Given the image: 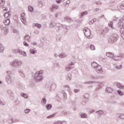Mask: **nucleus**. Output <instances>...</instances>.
I'll return each instance as SVG.
<instances>
[{
	"instance_id": "f257e3e1",
	"label": "nucleus",
	"mask_w": 124,
	"mask_h": 124,
	"mask_svg": "<svg viewBox=\"0 0 124 124\" xmlns=\"http://www.w3.org/2000/svg\"><path fill=\"white\" fill-rule=\"evenodd\" d=\"M92 66L93 68H96V70L98 73H102V68L101 67V66L98 65L97 63L93 62L92 63Z\"/></svg>"
},
{
	"instance_id": "f03ea898",
	"label": "nucleus",
	"mask_w": 124,
	"mask_h": 124,
	"mask_svg": "<svg viewBox=\"0 0 124 124\" xmlns=\"http://www.w3.org/2000/svg\"><path fill=\"white\" fill-rule=\"evenodd\" d=\"M43 72L42 71H37L35 74V80H37V81H40V80H42V74Z\"/></svg>"
},
{
	"instance_id": "7ed1b4c3",
	"label": "nucleus",
	"mask_w": 124,
	"mask_h": 124,
	"mask_svg": "<svg viewBox=\"0 0 124 124\" xmlns=\"http://www.w3.org/2000/svg\"><path fill=\"white\" fill-rule=\"evenodd\" d=\"M83 31H84V35L87 37H89V36L91 35V31H90L89 29L85 28Z\"/></svg>"
},
{
	"instance_id": "20e7f679",
	"label": "nucleus",
	"mask_w": 124,
	"mask_h": 124,
	"mask_svg": "<svg viewBox=\"0 0 124 124\" xmlns=\"http://www.w3.org/2000/svg\"><path fill=\"white\" fill-rule=\"evenodd\" d=\"M3 23L5 26H8L10 24V19H6L3 21Z\"/></svg>"
},
{
	"instance_id": "39448f33",
	"label": "nucleus",
	"mask_w": 124,
	"mask_h": 124,
	"mask_svg": "<svg viewBox=\"0 0 124 124\" xmlns=\"http://www.w3.org/2000/svg\"><path fill=\"white\" fill-rule=\"evenodd\" d=\"M106 56L107 57H108L109 58H113V57H114V55L111 52H107L106 53Z\"/></svg>"
},
{
	"instance_id": "423d86ee",
	"label": "nucleus",
	"mask_w": 124,
	"mask_h": 124,
	"mask_svg": "<svg viewBox=\"0 0 124 124\" xmlns=\"http://www.w3.org/2000/svg\"><path fill=\"white\" fill-rule=\"evenodd\" d=\"M5 3V0H0V6H4Z\"/></svg>"
},
{
	"instance_id": "0eeeda50",
	"label": "nucleus",
	"mask_w": 124,
	"mask_h": 124,
	"mask_svg": "<svg viewBox=\"0 0 124 124\" xmlns=\"http://www.w3.org/2000/svg\"><path fill=\"white\" fill-rule=\"evenodd\" d=\"M117 87L119 88V89H121L122 90H124V86L121 85V83H117Z\"/></svg>"
},
{
	"instance_id": "6e6552de",
	"label": "nucleus",
	"mask_w": 124,
	"mask_h": 124,
	"mask_svg": "<svg viewBox=\"0 0 124 124\" xmlns=\"http://www.w3.org/2000/svg\"><path fill=\"white\" fill-rule=\"evenodd\" d=\"M55 9H58V6L55 5L52 6V7L50 8L51 11H53V10H55Z\"/></svg>"
},
{
	"instance_id": "1a4fd4ad",
	"label": "nucleus",
	"mask_w": 124,
	"mask_h": 124,
	"mask_svg": "<svg viewBox=\"0 0 124 124\" xmlns=\"http://www.w3.org/2000/svg\"><path fill=\"white\" fill-rule=\"evenodd\" d=\"M31 38V37L29 36V35H26L25 36L24 39L25 40H28V41H30V39Z\"/></svg>"
},
{
	"instance_id": "9d476101",
	"label": "nucleus",
	"mask_w": 124,
	"mask_h": 124,
	"mask_svg": "<svg viewBox=\"0 0 124 124\" xmlns=\"http://www.w3.org/2000/svg\"><path fill=\"white\" fill-rule=\"evenodd\" d=\"M28 10L30 12H32L33 11V8L31 6L28 7Z\"/></svg>"
},
{
	"instance_id": "9b49d317",
	"label": "nucleus",
	"mask_w": 124,
	"mask_h": 124,
	"mask_svg": "<svg viewBox=\"0 0 124 124\" xmlns=\"http://www.w3.org/2000/svg\"><path fill=\"white\" fill-rule=\"evenodd\" d=\"M106 91L108 92V93H112V92H113V90L109 87L106 89Z\"/></svg>"
},
{
	"instance_id": "f8f14e48",
	"label": "nucleus",
	"mask_w": 124,
	"mask_h": 124,
	"mask_svg": "<svg viewBox=\"0 0 124 124\" xmlns=\"http://www.w3.org/2000/svg\"><path fill=\"white\" fill-rule=\"evenodd\" d=\"M80 117L81 118H87V114L86 113H81L80 114Z\"/></svg>"
},
{
	"instance_id": "ddd939ff",
	"label": "nucleus",
	"mask_w": 124,
	"mask_h": 124,
	"mask_svg": "<svg viewBox=\"0 0 124 124\" xmlns=\"http://www.w3.org/2000/svg\"><path fill=\"white\" fill-rule=\"evenodd\" d=\"M30 51V53L31 54H35V52H36V50H35L34 49H31Z\"/></svg>"
},
{
	"instance_id": "4468645a",
	"label": "nucleus",
	"mask_w": 124,
	"mask_h": 124,
	"mask_svg": "<svg viewBox=\"0 0 124 124\" xmlns=\"http://www.w3.org/2000/svg\"><path fill=\"white\" fill-rule=\"evenodd\" d=\"M4 18H8L9 17V13H6L4 15Z\"/></svg>"
},
{
	"instance_id": "2eb2a0df",
	"label": "nucleus",
	"mask_w": 124,
	"mask_h": 124,
	"mask_svg": "<svg viewBox=\"0 0 124 124\" xmlns=\"http://www.w3.org/2000/svg\"><path fill=\"white\" fill-rule=\"evenodd\" d=\"M46 107L47 108V109H48V110H49V109H51V108H52V105H47L46 106Z\"/></svg>"
},
{
	"instance_id": "dca6fc26",
	"label": "nucleus",
	"mask_w": 124,
	"mask_h": 124,
	"mask_svg": "<svg viewBox=\"0 0 124 124\" xmlns=\"http://www.w3.org/2000/svg\"><path fill=\"white\" fill-rule=\"evenodd\" d=\"M21 94L23 96V97H24V98H27L28 97V95L27 94L21 93Z\"/></svg>"
},
{
	"instance_id": "f3484780",
	"label": "nucleus",
	"mask_w": 124,
	"mask_h": 124,
	"mask_svg": "<svg viewBox=\"0 0 124 124\" xmlns=\"http://www.w3.org/2000/svg\"><path fill=\"white\" fill-rule=\"evenodd\" d=\"M21 20L22 22V23H23V24H26V23H27V21H26V20L25 19V18H21Z\"/></svg>"
},
{
	"instance_id": "a211bd4d",
	"label": "nucleus",
	"mask_w": 124,
	"mask_h": 124,
	"mask_svg": "<svg viewBox=\"0 0 124 124\" xmlns=\"http://www.w3.org/2000/svg\"><path fill=\"white\" fill-rule=\"evenodd\" d=\"M90 48L91 50H95V47H94V46L92 45L90 46Z\"/></svg>"
},
{
	"instance_id": "6ab92c4d",
	"label": "nucleus",
	"mask_w": 124,
	"mask_h": 124,
	"mask_svg": "<svg viewBox=\"0 0 124 124\" xmlns=\"http://www.w3.org/2000/svg\"><path fill=\"white\" fill-rule=\"evenodd\" d=\"M54 117H55V115H49L47 117V119H51L52 118H54Z\"/></svg>"
},
{
	"instance_id": "aec40b11",
	"label": "nucleus",
	"mask_w": 124,
	"mask_h": 124,
	"mask_svg": "<svg viewBox=\"0 0 124 124\" xmlns=\"http://www.w3.org/2000/svg\"><path fill=\"white\" fill-rule=\"evenodd\" d=\"M117 92L120 95H124V93L122 91H118Z\"/></svg>"
},
{
	"instance_id": "412c9836",
	"label": "nucleus",
	"mask_w": 124,
	"mask_h": 124,
	"mask_svg": "<svg viewBox=\"0 0 124 124\" xmlns=\"http://www.w3.org/2000/svg\"><path fill=\"white\" fill-rule=\"evenodd\" d=\"M3 51V46L1 45L0 46V52Z\"/></svg>"
},
{
	"instance_id": "4be33fe9",
	"label": "nucleus",
	"mask_w": 124,
	"mask_h": 124,
	"mask_svg": "<svg viewBox=\"0 0 124 124\" xmlns=\"http://www.w3.org/2000/svg\"><path fill=\"white\" fill-rule=\"evenodd\" d=\"M119 118H120V119H124V114H121Z\"/></svg>"
},
{
	"instance_id": "5701e85b",
	"label": "nucleus",
	"mask_w": 124,
	"mask_h": 124,
	"mask_svg": "<svg viewBox=\"0 0 124 124\" xmlns=\"http://www.w3.org/2000/svg\"><path fill=\"white\" fill-rule=\"evenodd\" d=\"M2 8L4 11H8V9L6 7H3Z\"/></svg>"
},
{
	"instance_id": "b1692460",
	"label": "nucleus",
	"mask_w": 124,
	"mask_h": 124,
	"mask_svg": "<svg viewBox=\"0 0 124 124\" xmlns=\"http://www.w3.org/2000/svg\"><path fill=\"white\" fill-rule=\"evenodd\" d=\"M23 44L25 46H26V47H28L29 46V44H28V43H27L26 42H24Z\"/></svg>"
},
{
	"instance_id": "393cba45",
	"label": "nucleus",
	"mask_w": 124,
	"mask_h": 124,
	"mask_svg": "<svg viewBox=\"0 0 124 124\" xmlns=\"http://www.w3.org/2000/svg\"><path fill=\"white\" fill-rule=\"evenodd\" d=\"M36 27H37V28H38V29H40V28H41V25L38 24H36Z\"/></svg>"
},
{
	"instance_id": "a878e982",
	"label": "nucleus",
	"mask_w": 124,
	"mask_h": 124,
	"mask_svg": "<svg viewBox=\"0 0 124 124\" xmlns=\"http://www.w3.org/2000/svg\"><path fill=\"white\" fill-rule=\"evenodd\" d=\"M21 18H23V19L25 18V13L21 14Z\"/></svg>"
},
{
	"instance_id": "bb28decb",
	"label": "nucleus",
	"mask_w": 124,
	"mask_h": 124,
	"mask_svg": "<svg viewBox=\"0 0 124 124\" xmlns=\"http://www.w3.org/2000/svg\"><path fill=\"white\" fill-rule=\"evenodd\" d=\"M30 111V109H25V113H29Z\"/></svg>"
},
{
	"instance_id": "cd10ccee",
	"label": "nucleus",
	"mask_w": 124,
	"mask_h": 124,
	"mask_svg": "<svg viewBox=\"0 0 124 124\" xmlns=\"http://www.w3.org/2000/svg\"><path fill=\"white\" fill-rule=\"evenodd\" d=\"M56 2L58 3H61V2H62V0H56Z\"/></svg>"
},
{
	"instance_id": "c85d7f7f",
	"label": "nucleus",
	"mask_w": 124,
	"mask_h": 124,
	"mask_svg": "<svg viewBox=\"0 0 124 124\" xmlns=\"http://www.w3.org/2000/svg\"><path fill=\"white\" fill-rule=\"evenodd\" d=\"M46 99L44 98V99H43V103H46Z\"/></svg>"
},
{
	"instance_id": "c756f323",
	"label": "nucleus",
	"mask_w": 124,
	"mask_h": 124,
	"mask_svg": "<svg viewBox=\"0 0 124 124\" xmlns=\"http://www.w3.org/2000/svg\"><path fill=\"white\" fill-rule=\"evenodd\" d=\"M110 27H111V29H113V24H110Z\"/></svg>"
},
{
	"instance_id": "7c9ffc66",
	"label": "nucleus",
	"mask_w": 124,
	"mask_h": 124,
	"mask_svg": "<svg viewBox=\"0 0 124 124\" xmlns=\"http://www.w3.org/2000/svg\"><path fill=\"white\" fill-rule=\"evenodd\" d=\"M13 32H14V33L17 32V31L15 30H13Z\"/></svg>"
},
{
	"instance_id": "2f4dec72",
	"label": "nucleus",
	"mask_w": 124,
	"mask_h": 124,
	"mask_svg": "<svg viewBox=\"0 0 124 124\" xmlns=\"http://www.w3.org/2000/svg\"><path fill=\"white\" fill-rule=\"evenodd\" d=\"M59 57H60V58H62V54H60V55H59Z\"/></svg>"
},
{
	"instance_id": "473e14b6",
	"label": "nucleus",
	"mask_w": 124,
	"mask_h": 124,
	"mask_svg": "<svg viewBox=\"0 0 124 124\" xmlns=\"http://www.w3.org/2000/svg\"><path fill=\"white\" fill-rule=\"evenodd\" d=\"M88 13L87 12H84L83 14H87Z\"/></svg>"
},
{
	"instance_id": "72a5a7b5",
	"label": "nucleus",
	"mask_w": 124,
	"mask_h": 124,
	"mask_svg": "<svg viewBox=\"0 0 124 124\" xmlns=\"http://www.w3.org/2000/svg\"><path fill=\"white\" fill-rule=\"evenodd\" d=\"M98 112L101 113V114H102V111L101 110L99 111Z\"/></svg>"
},
{
	"instance_id": "f704fd0d",
	"label": "nucleus",
	"mask_w": 124,
	"mask_h": 124,
	"mask_svg": "<svg viewBox=\"0 0 124 124\" xmlns=\"http://www.w3.org/2000/svg\"><path fill=\"white\" fill-rule=\"evenodd\" d=\"M36 45V43H33V45Z\"/></svg>"
},
{
	"instance_id": "c9c22d12",
	"label": "nucleus",
	"mask_w": 124,
	"mask_h": 124,
	"mask_svg": "<svg viewBox=\"0 0 124 124\" xmlns=\"http://www.w3.org/2000/svg\"><path fill=\"white\" fill-rule=\"evenodd\" d=\"M74 92H75V93H77V90H74Z\"/></svg>"
},
{
	"instance_id": "e433bc0d",
	"label": "nucleus",
	"mask_w": 124,
	"mask_h": 124,
	"mask_svg": "<svg viewBox=\"0 0 124 124\" xmlns=\"http://www.w3.org/2000/svg\"><path fill=\"white\" fill-rule=\"evenodd\" d=\"M0 84H1V81H0Z\"/></svg>"
},
{
	"instance_id": "4c0bfd02",
	"label": "nucleus",
	"mask_w": 124,
	"mask_h": 124,
	"mask_svg": "<svg viewBox=\"0 0 124 124\" xmlns=\"http://www.w3.org/2000/svg\"><path fill=\"white\" fill-rule=\"evenodd\" d=\"M66 69H67V70H68V68H66Z\"/></svg>"
},
{
	"instance_id": "58836bf2",
	"label": "nucleus",
	"mask_w": 124,
	"mask_h": 124,
	"mask_svg": "<svg viewBox=\"0 0 124 124\" xmlns=\"http://www.w3.org/2000/svg\"><path fill=\"white\" fill-rule=\"evenodd\" d=\"M120 68H122V66L120 67Z\"/></svg>"
}]
</instances>
